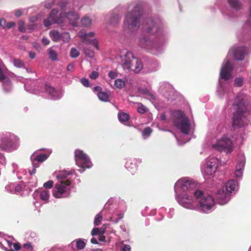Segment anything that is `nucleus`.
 Listing matches in <instances>:
<instances>
[{
    "label": "nucleus",
    "instance_id": "obj_8",
    "mask_svg": "<svg viewBox=\"0 0 251 251\" xmlns=\"http://www.w3.org/2000/svg\"><path fill=\"white\" fill-rule=\"evenodd\" d=\"M213 149L219 151H225L230 153L233 151L232 141L226 136H223L217 140L216 143L212 144Z\"/></svg>",
    "mask_w": 251,
    "mask_h": 251
},
{
    "label": "nucleus",
    "instance_id": "obj_57",
    "mask_svg": "<svg viewBox=\"0 0 251 251\" xmlns=\"http://www.w3.org/2000/svg\"><path fill=\"white\" fill-rule=\"evenodd\" d=\"M75 68V65L73 64H70L67 66V70L70 72L73 71Z\"/></svg>",
    "mask_w": 251,
    "mask_h": 251
},
{
    "label": "nucleus",
    "instance_id": "obj_43",
    "mask_svg": "<svg viewBox=\"0 0 251 251\" xmlns=\"http://www.w3.org/2000/svg\"><path fill=\"white\" fill-rule=\"evenodd\" d=\"M102 89L100 86H97L94 88L93 92L97 94H106L105 93H102Z\"/></svg>",
    "mask_w": 251,
    "mask_h": 251
},
{
    "label": "nucleus",
    "instance_id": "obj_21",
    "mask_svg": "<svg viewBox=\"0 0 251 251\" xmlns=\"http://www.w3.org/2000/svg\"><path fill=\"white\" fill-rule=\"evenodd\" d=\"M118 118H119V121L121 123H125V122H127V121L129 120V116L126 113H124V112L119 113L118 114Z\"/></svg>",
    "mask_w": 251,
    "mask_h": 251
},
{
    "label": "nucleus",
    "instance_id": "obj_44",
    "mask_svg": "<svg viewBox=\"0 0 251 251\" xmlns=\"http://www.w3.org/2000/svg\"><path fill=\"white\" fill-rule=\"evenodd\" d=\"M45 88L47 90V92H48L50 94L56 92L55 89L50 85H46Z\"/></svg>",
    "mask_w": 251,
    "mask_h": 251
},
{
    "label": "nucleus",
    "instance_id": "obj_60",
    "mask_svg": "<svg viewBox=\"0 0 251 251\" xmlns=\"http://www.w3.org/2000/svg\"><path fill=\"white\" fill-rule=\"evenodd\" d=\"M42 41L45 45H48L50 43V41L48 39L45 38H43Z\"/></svg>",
    "mask_w": 251,
    "mask_h": 251
},
{
    "label": "nucleus",
    "instance_id": "obj_48",
    "mask_svg": "<svg viewBox=\"0 0 251 251\" xmlns=\"http://www.w3.org/2000/svg\"><path fill=\"white\" fill-rule=\"evenodd\" d=\"M81 83L85 87H88L89 86V80L86 78H83L80 80Z\"/></svg>",
    "mask_w": 251,
    "mask_h": 251
},
{
    "label": "nucleus",
    "instance_id": "obj_45",
    "mask_svg": "<svg viewBox=\"0 0 251 251\" xmlns=\"http://www.w3.org/2000/svg\"><path fill=\"white\" fill-rule=\"evenodd\" d=\"M99 99L102 101H108L109 100V95H98Z\"/></svg>",
    "mask_w": 251,
    "mask_h": 251
},
{
    "label": "nucleus",
    "instance_id": "obj_14",
    "mask_svg": "<svg viewBox=\"0 0 251 251\" xmlns=\"http://www.w3.org/2000/svg\"><path fill=\"white\" fill-rule=\"evenodd\" d=\"M244 50L245 49L243 47L233 48L229 50L228 56L232 54L235 59L241 60L243 59L244 57Z\"/></svg>",
    "mask_w": 251,
    "mask_h": 251
},
{
    "label": "nucleus",
    "instance_id": "obj_42",
    "mask_svg": "<svg viewBox=\"0 0 251 251\" xmlns=\"http://www.w3.org/2000/svg\"><path fill=\"white\" fill-rule=\"evenodd\" d=\"M53 181L52 180H49L44 183L43 186L46 189H50L53 186Z\"/></svg>",
    "mask_w": 251,
    "mask_h": 251
},
{
    "label": "nucleus",
    "instance_id": "obj_11",
    "mask_svg": "<svg viewBox=\"0 0 251 251\" xmlns=\"http://www.w3.org/2000/svg\"><path fill=\"white\" fill-rule=\"evenodd\" d=\"M233 66L228 60H226L222 64L220 73V79H224L227 80L232 78V71Z\"/></svg>",
    "mask_w": 251,
    "mask_h": 251
},
{
    "label": "nucleus",
    "instance_id": "obj_1",
    "mask_svg": "<svg viewBox=\"0 0 251 251\" xmlns=\"http://www.w3.org/2000/svg\"><path fill=\"white\" fill-rule=\"evenodd\" d=\"M59 6L64 10V12H61L58 17V11L52 9L49 17L44 20V25L49 27L52 23H55L60 25L69 24L73 26H77L76 22L79 19V16L74 10L71 9V5L62 2L59 4Z\"/></svg>",
    "mask_w": 251,
    "mask_h": 251
},
{
    "label": "nucleus",
    "instance_id": "obj_34",
    "mask_svg": "<svg viewBox=\"0 0 251 251\" xmlns=\"http://www.w3.org/2000/svg\"><path fill=\"white\" fill-rule=\"evenodd\" d=\"M79 55V51L75 48H72L70 51V56L72 58H76Z\"/></svg>",
    "mask_w": 251,
    "mask_h": 251
},
{
    "label": "nucleus",
    "instance_id": "obj_3",
    "mask_svg": "<svg viewBox=\"0 0 251 251\" xmlns=\"http://www.w3.org/2000/svg\"><path fill=\"white\" fill-rule=\"evenodd\" d=\"M121 63L124 69L138 73L143 68L140 60L135 57L131 52L123 51L120 56Z\"/></svg>",
    "mask_w": 251,
    "mask_h": 251
},
{
    "label": "nucleus",
    "instance_id": "obj_64",
    "mask_svg": "<svg viewBox=\"0 0 251 251\" xmlns=\"http://www.w3.org/2000/svg\"><path fill=\"white\" fill-rule=\"evenodd\" d=\"M160 118V119L162 121H166V120H167V118H166V115H165V113L161 114Z\"/></svg>",
    "mask_w": 251,
    "mask_h": 251
},
{
    "label": "nucleus",
    "instance_id": "obj_51",
    "mask_svg": "<svg viewBox=\"0 0 251 251\" xmlns=\"http://www.w3.org/2000/svg\"><path fill=\"white\" fill-rule=\"evenodd\" d=\"M23 247L27 249L30 251H32L33 250V246H32L30 243L24 244L23 245Z\"/></svg>",
    "mask_w": 251,
    "mask_h": 251
},
{
    "label": "nucleus",
    "instance_id": "obj_39",
    "mask_svg": "<svg viewBox=\"0 0 251 251\" xmlns=\"http://www.w3.org/2000/svg\"><path fill=\"white\" fill-rule=\"evenodd\" d=\"M245 164V161L243 160L239 161L236 165V169H238V170H242L244 168Z\"/></svg>",
    "mask_w": 251,
    "mask_h": 251
},
{
    "label": "nucleus",
    "instance_id": "obj_47",
    "mask_svg": "<svg viewBox=\"0 0 251 251\" xmlns=\"http://www.w3.org/2000/svg\"><path fill=\"white\" fill-rule=\"evenodd\" d=\"M99 75V73L98 72H97V71H93L89 75V77H90V78H91L92 79H95L97 78H98Z\"/></svg>",
    "mask_w": 251,
    "mask_h": 251
},
{
    "label": "nucleus",
    "instance_id": "obj_38",
    "mask_svg": "<svg viewBox=\"0 0 251 251\" xmlns=\"http://www.w3.org/2000/svg\"><path fill=\"white\" fill-rule=\"evenodd\" d=\"M152 132V129L150 127H146L142 132V135L144 136H149Z\"/></svg>",
    "mask_w": 251,
    "mask_h": 251
},
{
    "label": "nucleus",
    "instance_id": "obj_20",
    "mask_svg": "<svg viewBox=\"0 0 251 251\" xmlns=\"http://www.w3.org/2000/svg\"><path fill=\"white\" fill-rule=\"evenodd\" d=\"M218 160L216 158L212 157L209 158L207 164L214 169H217L218 166Z\"/></svg>",
    "mask_w": 251,
    "mask_h": 251
},
{
    "label": "nucleus",
    "instance_id": "obj_30",
    "mask_svg": "<svg viewBox=\"0 0 251 251\" xmlns=\"http://www.w3.org/2000/svg\"><path fill=\"white\" fill-rule=\"evenodd\" d=\"M40 198L43 200V201H48L49 200L50 194L48 191L44 190L41 192L40 195Z\"/></svg>",
    "mask_w": 251,
    "mask_h": 251
},
{
    "label": "nucleus",
    "instance_id": "obj_15",
    "mask_svg": "<svg viewBox=\"0 0 251 251\" xmlns=\"http://www.w3.org/2000/svg\"><path fill=\"white\" fill-rule=\"evenodd\" d=\"M216 197L221 205L226 203L229 200V196L227 192H225L224 190H219L216 194Z\"/></svg>",
    "mask_w": 251,
    "mask_h": 251
},
{
    "label": "nucleus",
    "instance_id": "obj_37",
    "mask_svg": "<svg viewBox=\"0 0 251 251\" xmlns=\"http://www.w3.org/2000/svg\"><path fill=\"white\" fill-rule=\"evenodd\" d=\"M104 233V230H102V231H101L100 230V229L97 227L94 228L91 231V234L93 236L100 235V234H103Z\"/></svg>",
    "mask_w": 251,
    "mask_h": 251
},
{
    "label": "nucleus",
    "instance_id": "obj_17",
    "mask_svg": "<svg viewBox=\"0 0 251 251\" xmlns=\"http://www.w3.org/2000/svg\"><path fill=\"white\" fill-rule=\"evenodd\" d=\"M225 187L226 192L231 194L237 188V183L234 180H230L226 183Z\"/></svg>",
    "mask_w": 251,
    "mask_h": 251
},
{
    "label": "nucleus",
    "instance_id": "obj_35",
    "mask_svg": "<svg viewBox=\"0 0 251 251\" xmlns=\"http://www.w3.org/2000/svg\"><path fill=\"white\" fill-rule=\"evenodd\" d=\"M138 92L142 94H148L149 93H151V90L150 88L147 87H140L138 89Z\"/></svg>",
    "mask_w": 251,
    "mask_h": 251
},
{
    "label": "nucleus",
    "instance_id": "obj_63",
    "mask_svg": "<svg viewBox=\"0 0 251 251\" xmlns=\"http://www.w3.org/2000/svg\"><path fill=\"white\" fill-rule=\"evenodd\" d=\"M0 26H2L3 28L5 27V21L4 19L0 20Z\"/></svg>",
    "mask_w": 251,
    "mask_h": 251
},
{
    "label": "nucleus",
    "instance_id": "obj_24",
    "mask_svg": "<svg viewBox=\"0 0 251 251\" xmlns=\"http://www.w3.org/2000/svg\"><path fill=\"white\" fill-rule=\"evenodd\" d=\"M49 58L52 60H56L57 59V54L56 52L52 48L48 50Z\"/></svg>",
    "mask_w": 251,
    "mask_h": 251
},
{
    "label": "nucleus",
    "instance_id": "obj_49",
    "mask_svg": "<svg viewBox=\"0 0 251 251\" xmlns=\"http://www.w3.org/2000/svg\"><path fill=\"white\" fill-rule=\"evenodd\" d=\"M108 76L111 79H114L117 76V73L114 71H110L108 73Z\"/></svg>",
    "mask_w": 251,
    "mask_h": 251
},
{
    "label": "nucleus",
    "instance_id": "obj_18",
    "mask_svg": "<svg viewBox=\"0 0 251 251\" xmlns=\"http://www.w3.org/2000/svg\"><path fill=\"white\" fill-rule=\"evenodd\" d=\"M125 80L122 78H117L114 80V87L117 89H122L125 86Z\"/></svg>",
    "mask_w": 251,
    "mask_h": 251
},
{
    "label": "nucleus",
    "instance_id": "obj_58",
    "mask_svg": "<svg viewBox=\"0 0 251 251\" xmlns=\"http://www.w3.org/2000/svg\"><path fill=\"white\" fill-rule=\"evenodd\" d=\"M123 251H131L130 246L128 245H124V247L123 248Z\"/></svg>",
    "mask_w": 251,
    "mask_h": 251
},
{
    "label": "nucleus",
    "instance_id": "obj_54",
    "mask_svg": "<svg viewBox=\"0 0 251 251\" xmlns=\"http://www.w3.org/2000/svg\"><path fill=\"white\" fill-rule=\"evenodd\" d=\"M15 25V24L14 22H9V23H6L5 22V28H12V27H13Z\"/></svg>",
    "mask_w": 251,
    "mask_h": 251
},
{
    "label": "nucleus",
    "instance_id": "obj_26",
    "mask_svg": "<svg viewBox=\"0 0 251 251\" xmlns=\"http://www.w3.org/2000/svg\"><path fill=\"white\" fill-rule=\"evenodd\" d=\"M230 6L234 9H238L240 6V3L238 0H228Z\"/></svg>",
    "mask_w": 251,
    "mask_h": 251
},
{
    "label": "nucleus",
    "instance_id": "obj_27",
    "mask_svg": "<svg viewBox=\"0 0 251 251\" xmlns=\"http://www.w3.org/2000/svg\"><path fill=\"white\" fill-rule=\"evenodd\" d=\"M84 54L88 57L93 58L95 56L94 50L89 48H85L84 49Z\"/></svg>",
    "mask_w": 251,
    "mask_h": 251
},
{
    "label": "nucleus",
    "instance_id": "obj_9",
    "mask_svg": "<svg viewBox=\"0 0 251 251\" xmlns=\"http://www.w3.org/2000/svg\"><path fill=\"white\" fill-rule=\"evenodd\" d=\"M75 159L76 164L81 168H89L91 166V162L87 155L80 150L75 151Z\"/></svg>",
    "mask_w": 251,
    "mask_h": 251
},
{
    "label": "nucleus",
    "instance_id": "obj_12",
    "mask_svg": "<svg viewBox=\"0 0 251 251\" xmlns=\"http://www.w3.org/2000/svg\"><path fill=\"white\" fill-rule=\"evenodd\" d=\"M4 66L0 65V81L2 83L3 89L5 93H8L12 89V84L10 79L4 75Z\"/></svg>",
    "mask_w": 251,
    "mask_h": 251
},
{
    "label": "nucleus",
    "instance_id": "obj_61",
    "mask_svg": "<svg viewBox=\"0 0 251 251\" xmlns=\"http://www.w3.org/2000/svg\"><path fill=\"white\" fill-rule=\"evenodd\" d=\"M22 187L20 185H17L15 188L16 192H20L22 191Z\"/></svg>",
    "mask_w": 251,
    "mask_h": 251
},
{
    "label": "nucleus",
    "instance_id": "obj_55",
    "mask_svg": "<svg viewBox=\"0 0 251 251\" xmlns=\"http://www.w3.org/2000/svg\"><path fill=\"white\" fill-rule=\"evenodd\" d=\"M235 175L236 177H240L242 175V171L238 170V169H236L235 172Z\"/></svg>",
    "mask_w": 251,
    "mask_h": 251
},
{
    "label": "nucleus",
    "instance_id": "obj_5",
    "mask_svg": "<svg viewBox=\"0 0 251 251\" xmlns=\"http://www.w3.org/2000/svg\"><path fill=\"white\" fill-rule=\"evenodd\" d=\"M140 8L135 6L134 10L127 12L124 21V28L126 30L133 31L137 29L139 25Z\"/></svg>",
    "mask_w": 251,
    "mask_h": 251
},
{
    "label": "nucleus",
    "instance_id": "obj_33",
    "mask_svg": "<svg viewBox=\"0 0 251 251\" xmlns=\"http://www.w3.org/2000/svg\"><path fill=\"white\" fill-rule=\"evenodd\" d=\"M243 78L242 77H238L235 79L234 85L237 87H240L243 84Z\"/></svg>",
    "mask_w": 251,
    "mask_h": 251
},
{
    "label": "nucleus",
    "instance_id": "obj_10",
    "mask_svg": "<svg viewBox=\"0 0 251 251\" xmlns=\"http://www.w3.org/2000/svg\"><path fill=\"white\" fill-rule=\"evenodd\" d=\"M78 36L84 43L92 45L97 50H99V45L95 34L94 32L86 33L84 31H80Z\"/></svg>",
    "mask_w": 251,
    "mask_h": 251
},
{
    "label": "nucleus",
    "instance_id": "obj_4",
    "mask_svg": "<svg viewBox=\"0 0 251 251\" xmlns=\"http://www.w3.org/2000/svg\"><path fill=\"white\" fill-rule=\"evenodd\" d=\"M72 171H60L57 176V178L60 180L58 181L55 185L53 190V195L56 198H60L67 191L69 190L68 187L71 182L69 179H65L68 175H72Z\"/></svg>",
    "mask_w": 251,
    "mask_h": 251
},
{
    "label": "nucleus",
    "instance_id": "obj_59",
    "mask_svg": "<svg viewBox=\"0 0 251 251\" xmlns=\"http://www.w3.org/2000/svg\"><path fill=\"white\" fill-rule=\"evenodd\" d=\"M22 14L23 11L20 9L17 10L15 13V15L17 17H20L22 15Z\"/></svg>",
    "mask_w": 251,
    "mask_h": 251
},
{
    "label": "nucleus",
    "instance_id": "obj_50",
    "mask_svg": "<svg viewBox=\"0 0 251 251\" xmlns=\"http://www.w3.org/2000/svg\"><path fill=\"white\" fill-rule=\"evenodd\" d=\"M149 41L145 38H144L143 39H141L140 42V44L141 46L143 48L146 47V44L147 42H148Z\"/></svg>",
    "mask_w": 251,
    "mask_h": 251
},
{
    "label": "nucleus",
    "instance_id": "obj_36",
    "mask_svg": "<svg viewBox=\"0 0 251 251\" xmlns=\"http://www.w3.org/2000/svg\"><path fill=\"white\" fill-rule=\"evenodd\" d=\"M61 40L63 42H68L70 40V35L69 33L64 32L61 35Z\"/></svg>",
    "mask_w": 251,
    "mask_h": 251
},
{
    "label": "nucleus",
    "instance_id": "obj_22",
    "mask_svg": "<svg viewBox=\"0 0 251 251\" xmlns=\"http://www.w3.org/2000/svg\"><path fill=\"white\" fill-rule=\"evenodd\" d=\"M216 170V169L211 167L207 164L206 167L204 169V173L207 176H212L215 173Z\"/></svg>",
    "mask_w": 251,
    "mask_h": 251
},
{
    "label": "nucleus",
    "instance_id": "obj_56",
    "mask_svg": "<svg viewBox=\"0 0 251 251\" xmlns=\"http://www.w3.org/2000/svg\"><path fill=\"white\" fill-rule=\"evenodd\" d=\"M118 218L115 219V222L118 223L121 219L124 217V214L120 213L118 215Z\"/></svg>",
    "mask_w": 251,
    "mask_h": 251
},
{
    "label": "nucleus",
    "instance_id": "obj_31",
    "mask_svg": "<svg viewBox=\"0 0 251 251\" xmlns=\"http://www.w3.org/2000/svg\"><path fill=\"white\" fill-rule=\"evenodd\" d=\"M102 220V216L100 213H99L97 215H96V216H95V219H94V225L97 226H99V225H100V224Z\"/></svg>",
    "mask_w": 251,
    "mask_h": 251
},
{
    "label": "nucleus",
    "instance_id": "obj_46",
    "mask_svg": "<svg viewBox=\"0 0 251 251\" xmlns=\"http://www.w3.org/2000/svg\"><path fill=\"white\" fill-rule=\"evenodd\" d=\"M137 111L140 114H144L146 111V108L142 104H140L137 108Z\"/></svg>",
    "mask_w": 251,
    "mask_h": 251
},
{
    "label": "nucleus",
    "instance_id": "obj_6",
    "mask_svg": "<svg viewBox=\"0 0 251 251\" xmlns=\"http://www.w3.org/2000/svg\"><path fill=\"white\" fill-rule=\"evenodd\" d=\"M173 116L174 125L183 133L188 134L190 130L189 120L184 112L181 110L174 111Z\"/></svg>",
    "mask_w": 251,
    "mask_h": 251
},
{
    "label": "nucleus",
    "instance_id": "obj_40",
    "mask_svg": "<svg viewBox=\"0 0 251 251\" xmlns=\"http://www.w3.org/2000/svg\"><path fill=\"white\" fill-rule=\"evenodd\" d=\"M19 30L20 32H24L25 31V23L23 21H20L18 23Z\"/></svg>",
    "mask_w": 251,
    "mask_h": 251
},
{
    "label": "nucleus",
    "instance_id": "obj_53",
    "mask_svg": "<svg viewBox=\"0 0 251 251\" xmlns=\"http://www.w3.org/2000/svg\"><path fill=\"white\" fill-rule=\"evenodd\" d=\"M13 247L14 248V250L16 251H19L21 249V246L19 243H14Z\"/></svg>",
    "mask_w": 251,
    "mask_h": 251
},
{
    "label": "nucleus",
    "instance_id": "obj_19",
    "mask_svg": "<svg viewBox=\"0 0 251 251\" xmlns=\"http://www.w3.org/2000/svg\"><path fill=\"white\" fill-rule=\"evenodd\" d=\"M50 35L52 40L54 42H58L61 40V34L57 31H51L50 32Z\"/></svg>",
    "mask_w": 251,
    "mask_h": 251
},
{
    "label": "nucleus",
    "instance_id": "obj_62",
    "mask_svg": "<svg viewBox=\"0 0 251 251\" xmlns=\"http://www.w3.org/2000/svg\"><path fill=\"white\" fill-rule=\"evenodd\" d=\"M101 235L99 237V240L100 242H105L106 241V238L105 236L104 235H102V234H101Z\"/></svg>",
    "mask_w": 251,
    "mask_h": 251
},
{
    "label": "nucleus",
    "instance_id": "obj_25",
    "mask_svg": "<svg viewBox=\"0 0 251 251\" xmlns=\"http://www.w3.org/2000/svg\"><path fill=\"white\" fill-rule=\"evenodd\" d=\"M81 25L83 26L88 27L92 24V20L88 17H84L81 20Z\"/></svg>",
    "mask_w": 251,
    "mask_h": 251
},
{
    "label": "nucleus",
    "instance_id": "obj_29",
    "mask_svg": "<svg viewBox=\"0 0 251 251\" xmlns=\"http://www.w3.org/2000/svg\"><path fill=\"white\" fill-rule=\"evenodd\" d=\"M13 64L14 66L17 68H21L25 67L24 62L18 59H14L13 60Z\"/></svg>",
    "mask_w": 251,
    "mask_h": 251
},
{
    "label": "nucleus",
    "instance_id": "obj_16",
    "mask_svg": "<svg viewBox=\"0 0 251 251\" xmlns=\"http://www.w3.org/2000/svg\"><path fill=\"white\" fill-rule=\"evenodd\" d=\"M1 141L0 147L3 150H7L11 148L14 144L12 140L7 135H4Z\"/></svg>",
    "mask_w": 251,
    "mask_h": 251
},
{
    "label": "nucleus",
    "instance_id": "obj_32",
    "mask_svg": "<svg viewBox=\"0 0 251 251\" xmlns=\"http://www.w3.org/2000/svg\"><path fill=\"white\" fill-rule=\"evenodd\" d=\"M48 156L46 154H40L35 158V160L39 162H43L48 158Z\"/></svg>",
    "mask_w": 251,
    "mask_h": 251
},
{
    "label": "nucleus",
    "instance_id": "obj_13",
    "mask_svg": "<svg viewBox=\"0 0 251 251\" xmlns=\"http://www.w3.org/2000/svg\"><path fill=\"white\" fill-rule=\"evenodd\" d=\"M177 184L180 185L181 189L184 191L195 189L197 187L195 182L186 178L179 180L177 181Z\"/></svg>",
    "mask_w": 251,
    "mask_h": 251
},
{
    "label": "nucleus",
    "instance_id": "obj_7",
    "mask_svg": "<svg viewBox=\"0 0 251 251\" xmlns=\"http://www.w3.org/2000/svg\"><path fill=\"white\" fill-rule=\"evenodd\" d=\"M193 194L196 199H200L199 201V207L203 212H207L211 210L215 205L214 199L210 195H204L202 191L195 190Z\"/></svg>",
    "mask_w": 251,
    "mask_h": 251
},
{
    "label": "nucleus",
    "instance_id": "obj_41",
    "mask_svg": "<svg viewBox=\"0 0 251 251\" xmlns=\"http://www.w3.org/2000/svg\"><path fill=\"white\" fill-rule=\"evenodd\" d=\"M182 200L184 201V202L187 203H191L192 201V199L187 194H184L182 196Z\"/></svg>",
    "mask_w": 251,
    "mask_h": 251
},
{
    "label": "nucleus",
    "instance_id": "obj_52",
    "mask_svg": "<svg viewBox=\"0 0 251 251\" xmlns=\"http://www.w3.org/2000/svg\"><path fill=\"white\" fill-rule=\"evenodd\" d=\"M114 21H115L116 23H118V22L119 21V18L118 16L116 15L113 17L110 20V24L111 25H114Z\"/></svg>",
    "mask_w": 251,
    "mask_h": 251
},
{
    "label": "nucleus",
    "instance_id": "obj_2",
    "mask_svg": "<svg viewBox=\"0 0 251 251\" xmlns=\"http://www.w3.org/2000/svg\"><path fill=\"white\" fill-rule=\"evenodd\" d=\"M242 95H237L232 105L235 111L232 118V126L241 127L244 125L248 103L243 99Z\"/></svg>",
    "mask_w": 251,
    "mask_h": 251
},
{
    "label": "nucleus",
    "instance_id": "obj_23",
    "mask_svg": "<svg viewBox=\"0 0 251 251\" xmlns=\"http://www.w3.org/2000/svg\"><path fill=\"white\" fill-rule=\"evenodd\" d=\"M147 25H148V31L149 32H153L154 31H156V25H155V23H154V22L152 20H150L148 22Z\"/></svg>",
    "mask_w": 251,
    "mask_h": 251
},
{
    "label": "nucleus",
    "instance_id": "obj_28",
    "mask_svg": "<svg viewBox=\"0 0 251 251\" xmlns=\"http://www.w3.org/2000/svg\"><path fill=\"white\" fill-rule=\"evenodd\" d=\"M86 244L81 239L76 240V247L78 250H82L85 247Z\"/></svg>",
    "mask_w": 251,
    "mask_h": 251
}]
</instances>
